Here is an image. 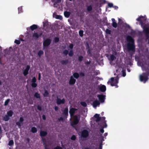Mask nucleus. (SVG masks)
<instances>
[{"label":"nucleus","instance_id":"nucleus-19","mask_svg":"<svg viewBox=\"0 0 149 149\" xmlns=\"http://www.w3.org/2000/svg\"><path fill=\"white\" fill-rule=\"evenodd\" d=\"M47 134V132L46 131L41 130L40 132V135L41 137L46 136Z\"/></svg>","mask_w":149,"mask_h":149},{"label":"nucleus","instance_id":"nucleus-39","mask_svg":"<svg viewBox=\"0 0 149 149\" xmlns=\"http://www.w3.org/2000/svg\"><path fill=\"white\" fill-rule=\"evenodd\" d=\"M116 58V57L114 55H111L110 56V60L111 61H113Z\"/></svg>","mask_w":149,"mask_h":149},{"label":"nucleus","instance_id":"nucleus-24","mask_svg":"<svg viewBox=\"0 0 149 149\" xmlns=\"http://www.w3.org/2000/svg\"><path fill=\"white\" fill-rule=\"evenodd\" d=\"M54 3V7H57L56 6H55V5L56 4L61 3V0H51Z\"/></svg>","mask_w":149,"mask_h":149},{"label":"nucleus","instance_id":"nucleus-16","mask_svg":"<svg viewBox=\"0 0 149 149\" xmlns=\"http://www.w3.org/2000/svg\"><path fill=\"white\" fill-rule=\"evenodd\" d=\"M30 68V66L29 65H27L26 68L23 71V74L24 76H26L29 73V71Z\"/></svg>","mask_w":149,"mask_h":149},{"label":"nucleus","instance_id":"nucleus-63","mask_svg":"<svg viewBox=\"0 0 149 149\" xmlns=\"http://www.w3.org/2000/svg\"><path fill=\"white\" fill-rule=\"evenodd\" d=\"M44 145L45 147V149H48L47 148V146L46 144Z\"/></svg>","mask_w":149,"mask_h":149},{"label":"nucleus","instance_id":"nucleus-9","mask_svg":"<svg viewBox=\"0 0 149 149\" xmlns=\"http://www.w3.org/2000/svg\"><path fill=\"white\" fill-rule=\"evenodd\" d=\"M24 120L22 117H20L19 121L16 122V124L18 126L19 128H21L23 125V122Z\"/></svg>","mask_w":149,"mask_h":149},{"label":"nucleus","instance_id":"nucleus-3","mask_svg":"<svg viewBox=\"0 0 149 149\" xmlns=\"http://www.w3.org/2000/svg\"><path fill=\"white\" fill-rule=\"evenodd\" d=\"M74 47V45L72 43H70L69 46V48L70 49L69 52L68 50L65 49L63 52L62 54L63 55L65 56H67L68 54L70 57H72L74 55V52L73 50V48Z\"/></svg>","mask_w":149,"mask_h":149},{"label":"nucleus","instance_id":"nucleus-27","mask_svg":"<svg viewBox=\"0 0 149 149\" xmlns=\"http://www.w3.org/2000/svg\"><path fill=\"white\" fill-rule=\"evenodd\" d=\"M72 76L75 78L78 79L79 77V75L78 73L75 72L73 74Z\"/></svg>","mask_w":149,"mask_h":149},{"label":"nucleus","instance_id":"nucleus-51","mask_svg":"<svg viewBox=\"0 0 149 149\" xmlns=\"http://www.w3.org/2000/svg\"><path fill=\"white\" fill-rule=\"evenodd\" d=\"M122 76L123 77H125L126 75V73L125 71V70H123L122 71Z\"/></svg>","mask_w":149,"mask_h":149},{"label":"nucleus","instance_id":"nucleus-43","mask_svg":"<svg viewBox=\"0 0 149 149\" xmlns=\"http://www.w3.org/2000/svg\"><path fill=\"white\" fill-rule=\"evenodd\" d=\"M59 39L58 37H55L54 39V41L55 43H57L59 41Z\"/></svg>","mask_w":149,"mask_h":149},{"label":"nucleus","instance_id":"nucleus-4","mask_svg":"<svg viewBox=\"0 0 149 149\" xmlns=\"http://www.w3.org/2000/svg\"><path fill=\"white\" fill-rule=\"evenodd\" d=\"M149 72H143L139 77V80L141 82L145 83L149 79Z\"/></svg>","mask_w":149,"mask_h":149},{"label":"nucleus","instance_id":"nucleus-57","mask_svg":"<svg viewBox=\"0 0 149 149\" xmlns=\"http://www.w3.org/2000/svg\"><path fill=\"white\" fill-rule=\"evenodd\" d=\"M54 109L55 111H57L58 110V108L57 106H55L54 107Z\"/></svg>","mask_w":149,"mask_h":149},{"label":"nucleus","instance_id":"nucleus-45","mask_svg":"<svg viewBox=\"0 0 149 149\" xmlns=\"http://www.w3.org/2000/svg\"><path fill=\"white\" fill-rule=\"evenodd\" d=\"M76 139V137L75 135H72L71 138V139L73 141H75Z\"/></svg>","mask_w":149,"mask_h":149},{"label":"nucleus","instance_id":"nucleus-15","mask_svg":"<svg viewBox=\"0 0 149 149\" xmlns=\"http://www.w3.org/2000/svg\"><path fill=\"white\" fill-rule=\"evenodd\" d=\"M42 35V33H38V32H34L32 35V38L36 39H38Z\"/></svg>","mask_w":149,"mask_h":149},{"label":"nucleus","instance_id":"nucleus-49","mask_svg":"<svg viewBox=\"0 0 149 149\" xmlns=\"http://www.w3.org/2000/svg\"><path fill=\"white\" fill-rule=\"evenodd\" d=\"M18 13H20L22 12V8L21 7H19L18 8Z\"/></svg>","mask_w":149,"mask_h":149},{"label":"nucleus","instance_id":"nucleus-11","mask_svg":"<svg viewBox=\"0 0 149 149\" xmlns=\"http://www.w3.org/2000/svg\"><path fill=\"white\" fill-rule=\"evenodd\" d=\"M89 135V132L88 131L86 130H84L81 132V138H86Z\"/></svg>","mask_w":149,"mask_h":149},{"label":"nucleus","instance_id":"nucleus-59","mask_svg":"<svg viewBox=\"0 0 149 149\" xmlns=\"http://www.w3.org/2000/svg\"><path fill=\"white\" fill-rule=\"evenodd\" d=\"M145 33L146 35V36L147 37H149V30L148 32H146Z\"/></svg>","mask_w":149,"mask_h":149},{"label":"nucleus","instance_id":"nucleus-30","mask_svg":"<svg viewBox=\"0 0 149 149\" xmlns=\"http://www.w3.org/2000/svg\"><path fill=\"white\" fill-rule=\"evenodd\" d=\"M49 93L48 91L46 90L44 91V93L43 94V95L45 97H47L49 96Z\"/></svg>","mask_w":149,"mask_h":149},{"label":"nucleus","instance_id":"nucleus-54","mask_svg":"<svg viewBox=\"0 0 149 149\" xmlns=\"http://www.w3.org/2000/svg\"><path fill=\"white\" fill-rule=\"evenodd\" d=\"M64 120V118L63 117H61L59 119H58V121H63Z\"/></svg>","mask_w":149,"mask_h":149},{"label":"nucleus","instance_id":"nucleus-28","mask_svg":"<svg viewBox=\"0 0 149 149\" xmlns=\"http://www.w3.org/2000/svg\"><path fill=\"white\" fill-rule=\"evenodd\" d=\"M37 28V25L36 24H33L30 26V29L32 31L36 29Z\"/></svg>","mask_w":149,"mask_h":149},{"label":"nucleus","instance_id":"nucleus-55","mask_svg":"<svg viewBox=\"0 0 149 149\" xmlns=\"http://www.w3.org/2000/svg\"><path fill=\"white\" fill-rule=\"evenodd\" d=\"M54 149H62V148L61 147L58 146L55 148Z\"/></svg>","mask_w":149,"mask_h":149},{"label":"nucleus","instance_id":"nucleus-52","mask_svg":"<svg viewBox=\"0 0 149 149\" xmlns=\"http://www.w3.org/2000/svg\"><path fill=\"white\" fill-rule=\"evenodd\" d=\"M37 108L38 110L40 111H41L42 110L41 107L40 105H38L37 107Z\"/></svg>","mask_w":149,"mask_h":149},{"label":"nucleus","instance_id":"nucleus-8","mask_svg":"<svg viewBox=\"0 0 149 149\" xmlns=\"http://www.w3.org/2000/svg\"><path fill=\"white\" fill-rule=\"evenodd\" d=\"M97 97L98 98L99 102L101 103H103L104 102L106 99V95L103 94H98L97 95Z\"/></svg>","mask_w":149,"mask_h":149},{"label":"nucleus","instance_id":"nucleus-42","mask_svg":"<svg viewBox=\"0 0 149 149\" xmlns=\"http://www.w3.org/2000/svg\"><path fill=\"white\" fill-rule=\"evenodd\" d=\"M80 104L82 106L84 107H86L87 105L86 103L84 102H81Z\"/></svg>","mask_w":149,"mask_h":149},{"label":"nucleus","instance_id":"nucleus-25","mask_svg":"<svg viewBox=\"0 0 149 149\" xmlns=\"http://www.w3.org/2000/svg\"><path fill=\"white\" fill-rule=\"evenodd\" d=\"M111 20L113 22L112 24V26L114 28H116L117 27V23L115 22V19L114 18H112Z\"/></svg>","mask_w":149,"mask_h":149},{"label":"nucleus","instance_id":"nucleus-26","mask_svg":"<svg viewBox=\"0 0 149 149\" xmlns=\"http://www.w3.org/2000/svg\"><path fill=\"white\" fill-rule=\"evenodd\" d=\"M13 112L12 110H10L7 112V114L9 117H11L13 115Z\"/></svg>","mask_w":149,"mask_h":149},{"label":"nucleus","instance_id":"nucleus-18","mask_svg":"<svg viewBox=\"0 0 149 149\" xmlns=\"http://www.w3.org/2000/svg\"><path fill=\"white\" fill-rule=\"evenodd\" d=\"M100 104V102L97 100H95L93 103V106L94 108L96 107L97 106Z\"/></svg>","mask_w":149,"mask_h":149},{"label":"nucleus","instance_id":"nucleus-50","mask_svg":"<svg viewBox=\"0 0 149 149\" xmlns=\"http://www.w3.org/2000/svg\"><path fill=\"white\" fill-rule=\"evenodd\" d=\"M108 6L110 8H111L113 7V4L112 3H108Z\"/></svg>","mask_w":149,"mask_h":149},{"label":"nucleus","instance_id":"nucleus-23","mask_svg":"<svg viewBox=\"0 0 149 149\" xmlns=\"http://www.w3.org/2000/svg\"><path fill=\"white\" fill-rule=\"evenodd\" d=\"M106 87L104 85H102L100 87V90L101 92H104L106 91Z\"/></svg>","mask_w":149,"mask_h":149},{"label":"nucleus","instance_id":"nucleus-64","mask_svg":"<svg viewBox=\"0 0 149 149\" xmlns=\"http://www.w3.org/2000/svg\"><path fill=\"white\" fill-rule=\"evenodd\" d=\"M107 134H107V133H104V136H107Z\"/></svg>","mask_w":149,"mask_h":149},{"label":"nucleus","instance_id":"nucleus-56","mask_svg":"<svg viewBox=\"0 0 149 149\" xmlns=\"http://www.w3.org/2000/svg\"><path fill=\"white\" fill-rule=\"evenodd\" d=\"M80 76L82 77H84L85 76V74L82 72H81L79 73Z\"/></svg>","mask_w":149,"mask_h":149},{"label":"nucleus","instance_id":"nucleus-13","mask_svg":"<svg viewBox=\"0 0 149 149\" xmlns=\"http://www.w3.org/2000/svg\"><path fill=\"white\" fill-rule=\"evenodd\" d=\"M36 79L35 77H33L32 79L31 86L32 88H35L37 86V84L36 83Z\"/></svg>","mask_w":149,"mask_h":149},{"label":"nucleus","instance_id":"nucleus-37","mask_svg":"<svg viewBox=\"0 0 149 149\" xmlns=\"http://www.w3.org/2000/svg\"><path fill=\"white\" fill-rule=\"evenodd\" d=\"M10 99H7L4 102V105L5 106H6L8 104L10 101Z\"/></svg>","mask_w":149,"mask_h":149},{"label":"nucleus","instance_id":"nucleus-2","mask_svg":"<svg viewBox=\"0 0 149 149\" xmlns=\"http://www.w3.org/2000/svg\"><path fill=\"white\" fill-rule=\"evenodd\" d=\"M136 20L140 22L141 27L143 28V31L145 33L148 32L149 31V27H146V25L144 24V22L146 20V18L143 16H140Z\"/></svg>","mask_w":149,"mask_h":149},{"label":"nucleus","instance_id":"nucleus-32","mask_svg":"<svg viewBox=\"0 0 149 149\" xmlns=\"http://www.w3.org/2000/svg\"><path fill=\"white\" fill-rule=\"evenodd\" d=\"M92 10L93 8L92 5H91L87 6V10L89 12H90Z\"/></svg>","mask_w":149,"mask_h":149},{"label":"nucleus","instance_id":"nucleus-46","mask_svg":"<svg viewBox=\"0 0 149 149\" xmlns=\"http://www.w3.org/2000/svg\"><path fill=\"white\" fill-rule=\"evenodd\" d=\"M14 42L17 45H19L21 43V42L20 40H15Z\"/></svg>","mask_w":149,"mask_h":149},{"label":"nucleus","instance_id":"nucleus-12","mask_svg":"<svg viewBox=\"0 0 149 149\" xmlns=\"http://www.w3.org/2000/svg\"><path fill=\"white\" fill-rule=\"evenodd\" d=\"M77 110V109L74 108H71L70 109L69 113L71 117L74 116V114L75 113V111Z\"/></svg>","mask_w":149,"mask_h":149},{"label":"nucleus","instance_id":"nucleus-41","mask_svg":"<svg viewBox=\"0 0 149 149\" xmlns=\"http://www.w3.org/2000/svg\"><path fill=\"white\" fill-rule=\"evenodd\" d=\"M14 142L13 140H11L9 141L8 144L9 146H12Z\"/></svg>","mask_w":149,"mask_h":149},{"label":"nucleus","instance_id":"nucleus-33","mask_svg":"<svg viewBox=\"0 0 149 149\" xmlns=\"http://www.w3.org/2000/svg\"><path fill=\"white\" fill-rule=\"evenodd\" d=\"M10 117L7 115H6L3 118V120L5 121H7L9 120Z\"/></svg>","mask_w":149,"mask_h":149},{"label":"nucleus","instance_id":"nucleus-47","mask_svg":"<svg viewBox=\"0 0 149 149\" xmlns=\"http://www.w3.org/2000/svg\"><path fill=\"white\" fill-rule=\"evenodd\" d=\"M106 33L108 34H110L111 33V31L108 29H107L106 30Z\"/></svg>","mask_w":149,"mask_h":149},{"label":"nucleus","instance_id":"nucleus-60","mask_svg":"<svg viewBox=\"0 0 149 149\" xmlns=\"http://www.w3.org/2000/svg\"><path fill=\"white\" fill-rule=\"evenodd\" d=\"M42 118L44 120H45L46 119V117L45 115H42Z\"/></svg>","mask_w":149,"mask_h":149},{"label":"nucleus","instance_id":"nucleus-44","mask_svg":"<svg viewBox=\"0 0 149 149\" xmlns=\"http://www.w3.org/2000/svg\"><path fill=\"white\" fill-rule=\"evenodd\" d=\"M42 143H43V145H46V139L45 138H43L42 137Z\"/></svg>","mask_w":149,"mask_h":149},{"label":"nucleus","instance_id":"nucleus-31","mask_svg":"<svg viewBox=\"0 0 149 149\" xmlns=\"http://www.w3.org/2000/svg\"><path fill=\"white\" fill-rule=\"evenodd\" d=\"M70 14V13L69 12L66 11L64 13V15L67 18H68L69 17Z\"/></svg>","mask_w":149,"mask_h":149},{"label":"nucleus","instance_id":"nucleus-17","mask_svg":"<svg viewBox=\"0 0 149 149\" xmlns=\"http://www.w3.org/2000/svg\"><path fill=\"white\" fill-rule=\"evenodd\" d=\"M76 82V79H74L72 76H71L70 78V80L69 81V84L70 85H74Z\"/></svg>","mask_w":149,"mask_h":149},{"label":"nucleus","instance_id":"nucleus-62","mask_svg":"<svg viewBox=\"0 0 149 149\" xmlns=\"http://www.w3.org/2000/svg\"><path fill=\"white\" fill-rule=\"evenodd\" d=\"M113 7L115 9H117L118 8V7L116 6H113Z\"/></svg>","mask_w":149,"mask_h":149},{"label":"nucleus","instance_id":"nucleus-5","mask_svg":"<svg viewBox=\"0 0 149 149\" xmlns=\"http://www.w3.org/2000/svg\"><path fill=\"white\" fill-rule=\"evenodd\" d=\"M119 79L118 77H116L114 79V77H111L107 82L108 84H110L112 86H115L116 88H118V86L117 84L118 82Z\"/></svg>","mask_w":149,"mask_h":149},{"label":"nucleus","instance_id":"nucleus-40","mask_svg":"<svg viewBox=\"0 0 149 149\" xmlns=\"http://www.w3.org/2000/svg\"><path fill=\"white\" fill-rule=\"evenodd\" d=\"M83 33L84 31L83 30H80L79 31V35L80 37H82L83 36Z\"/></svg>","mask_w":149,"mask_h":149},{"label":"nucleus","instance_id":"nucleus-21","mask_svg":"<svg viewBox=\"0 0 149 149\" xmlns=\"http://www.w3.org/2000/svg\"><path fill=\"white\" fill-rule=\"evenodd\" d=\"M100 114H95L94 116V117L96 118V122H98L101 120L102 119V118L99 116Z\"/></svg>","mask_w":149,"mask_h":149},{"label":"nucleus","instance_id":"nucleus-6","mask_svg":"<svg viewBox=\"0 0 149 149\" xmlns=\"http://www.w3.org/2000/svg\"><path fill=\"white\" fill-rule=\"evenodd\" d=\"M73 121L70 122L71 125L73 127H74L75 125H77L79 123L80 120V117H78L75 115L72 117Z\"/></svg>","mask_w":149,"mask_h":149},{"label":"nucleus","instance_id":"nucleus-1","mask_svg":"<svg viewBox=\"0 0 149 149\" xmlns=\"http://www.w3.org/2000/svg\"><path fill=\"white\" fill-rule=\"evenodd\" d=\"M126 40L128 43L127 44V48L128 51L134 52L135 51V47L134 43V39L130 36H128Z\"/></svg>","mask_w":149,"mask_h":149},{"label":"nucleus","instance_id":"nucleus-35","mask_svg":"<svg viewBox=\"0 0 149 149\" xmlns=\"http://www.w3.org/2000/svg\"><path fill=\"white\" fill-rule=\"evenodd\" d=\"M44 54V52L42 50H40L39 51L38 55L39 57H40L41 56L43 55Z\"/></svg>","mask_w":149,"mask_h":149},{"label":"nucleus","instance_id":"nucleus-10","mask_svg":"<svg viewBox=\"0 0 149 149\" xmlns=\"http://www.w3.org/2000/svg\"><path fill=\"white\" fill-rule=\"evenodd\" d=\"M51 40L50 39L47 38L43 42V46L44 47H48L51 44Z\"/></svg>","mask_w":149,"mask_h":149},{"label":"nucleus","instance_id":"nucleus-22","mask_svg":"<svg viewBox=\"0 0 149 149\" xmlns=\"http://www.w3.org/2000/svg\"><path fill=\"white\" fill-rule=\"evenodd\" d=\"M69 63V61L68 59H66L64 60H62L61 61V64L63 65H66L67 64Z\"/></svg>","mask_w":149,"mask_h":149},{"label":"nucleus","instance_id":"nucleus-48","mask_svg":"<svg viewBox=\"0 0 149 149\" xmlns=\"http://www.w3.org/2000/svg\"><path fill=\"white\" fill-rule=\"evenodd\" d=\"M43 26L44 27H45L46 26H47V25H48V22H43Z\"/></svg>","mask_w":149,"mask_h":149},{"label":"nucleus","instance_id":"nucleus-38","mask_svg":"<svg viewBox=\"0 0 149 149\" xmlns=\"http://www.w3.org/2000/svg\"><path fill=\"white\" fill-rule=\"evenodd\" d=\"M84 59V57L82 56H80L78 57V61L79 62L82 61Z\"/></svg>","mask_w":149,"mask_h":149},{"label":"nucleus","instance_id":"nucleus-58","mask_svg":"<svg viewBox=\"0 0 149 149\" xmlns=\"http://www.w3.org/2000/svg\"><path fill=\"white\" fill-rule=\"evenodd\" d=\"M102 142H101L100 143V145L99 146V149H102Z\"/></svg>","mask_w":149,"mask_h":149},{"label":"nucleus","instance_id":"nucleus-20","mask_svg":"<svg viewBox=\"0 0 149 149\" xmlns=\"http://www.w3.org/2000/svg\"><path fill=\"white\" fill-rule=\"evenodd\" d=\"M68 107H66L65 108L64 110L63 114L67 118V116H68Z\"/></svg>","mask_w":149,"mask_h":149},{"label":"nucleus","instance_id":"nucleus-7","mask_svg":"<svg viewBox=\"0 0 149 149\" xmlns=\"http://www.w3.org/2000/svg\"><path fill=\"white\" fill-rule=\"evenodd\" d=\"M105 117H102V119L100 120V123L99 124V125L100 127H102L103 128H106L107 126V125L106 123V121L105 120Z\"/></svg>","mask_w":149,"mask_h":149},{"label":"nucleus","instance_id":"nucleus-14","mask_svg":"<svg viewBox=\"0 0 149 149\" xmlns=\"http://www.w3.org/2000/svg\"><path fill=\"white\" fill-rule=\"evenodd\" d=\"M65 102V99L64 98L62 100L59 98L58 97H57L56 99V103L58 105H60L61 104H64Z\"/></svg>","mask_w":149,"mask_h":149},{"label":"nucleus","instance_id":"nucleus-34","mask_svg":"<svg viewBox=\"0 0 149 149\" xmlns=\"http://www.w3.org/2000/svg\"><path fill=\"white\" fill-rule=\"evenodd\" d=\"M31 131L33 133H36L37 131V128L35 127H33L31 128Z\"/></svg>","mask_w":149,"mask_h":149},{"label":"nucleus","instance_id":"nucleus-29","mask_svg":"<svg viewBox=\"0 0 149 149\" xmlns=\"http://www.w3.org/2000/svg\"><path fill=\"white\" fill-rule=\"evenodd\" d=\"M34 97L37 99H40V94H39L38 92L35 93L34 95Z\"/></svg>","mask_w":149,"mask_h":149},{"label":"nucleus","instance_id":"nucleus-36","mask_svg":"<svg viewBox=\"0 0 149 149\" xmlns=\"http://www.w3.org/2000/svg\"><path fill=\"white\" fill-rule=\"evenodd\" d=\"M55 18L56 19H59L61 20L63 19L62 16L60 15H56Z\"/></svg>","mask_w":149,"mask_h":149},{"label":"nucleus","instance_id":"nucleus-53","mask_svg":"<svg viewBox=\"0 0 149 149\" xmlns=\"http://www.w3.org/2000/svg\"><path fill=\"white\" fill-rule=\"evenodd\" d=\"M101 129H100V131L101 133L103 134L104 132V130L103 129L104 128H103V127H101Z\"/></svg>","mask_w":149,"mask_h":149},{"label":"nucleus","instance_id":"nucleus-61","mask_svg":"<svg viewBox=\"0 0 149 149\" xmlns=\"http://www.w3.org/2000/svg\"><path fill=\"white\" fill-rule=\"evenodd\" d=\"M38 80H40L41 78V74L40 73H39L38 74Z\"/></svg>","mask_w":149,"mask_h":149}]
</instances>
